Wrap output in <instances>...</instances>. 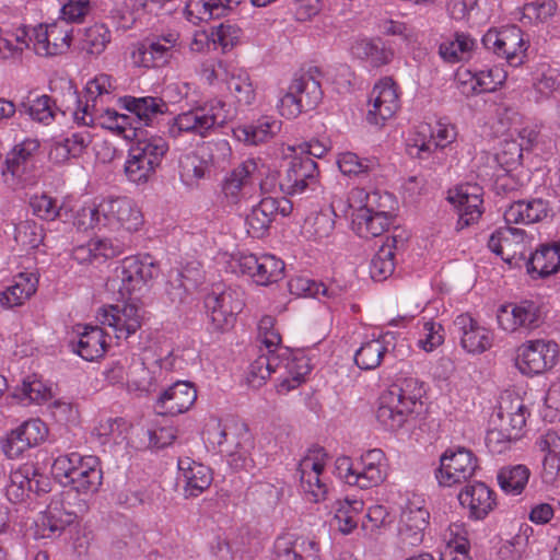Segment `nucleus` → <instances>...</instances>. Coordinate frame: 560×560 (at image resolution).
<instances>
[{
  "label": "nucleus",
  "instance_id": "1",
  "mask_svg": "<svg viewBox=\"0 0 560 560\" xmlns=\"http://www.w3.org/2000/svg\"><path fill=\"white\" fill-rule=\"evenodd\" d=\"M424 383L417 377L398 380L384 390L376 409V420L386 431L409 428L424 411Z\"/></svg>",
  "mask_w": 560,
  "mask_h": 560
},
{
  "label": "nucleus",
  "instance_id": "2",
  "mask_svg": "<svg viewBox=\"0 0 560 560\" xmlns=\"http://www.w3.org/2000/svg\"><path fill=\"white\" fill-rule=\"evenodd\" d=\"M74 224L82 230L96 229L132 234L141 230L144 217L132 198L109 196L80 208Z\"/></svg>",
  "mask_w": 560,
  "mask_h": 560
},
{
  "label": "nucleus",
  "instance_id": "3",
  "mask_svg": "<svg viewBox=\"0 0 560 560\" xmlns=\"http://www.w3.org/2000/svg\"><path fill=\"white\" fill-rule=\"evenodd\" d=\"M393 206L394 197L389 192L354 187L343 201L342 213L351 217V228L358 236L372 238L388 230Z\"/></svg>",
  "mask_w": 560,
  "mask_h": 560
},
{
  "label": "nucleus",
  "instance_id": "4",
  "mask_svg": "<svg viewBox=\"0 0 560 560\" xmlns=\"http://www.w3.org/2000/svg\"><path fill=\"white\" fill-rule=\"evenodd\" d=\"M249 363L245 372V381L253 388L261 387L271 373L279 372L277 392L287 394L299 387L311 372L310 359L304 354L264 352Z\"/></svg>",
  "mask_w": 560,
  "mask_h": 560
},
{
  "label": "nucleus",
  "instance_id": "5",
  "mask_svg": "<svg viewBox=\"0 0 560 560\" xmlns=\"http://www.w3.org/2000/svg\"><path fill=\"white\" fill-rule=\"evenodd\" d=\"M529 411L525 400L517 394L505 392L501 395L497 419L486 435V446L492 454H502L511 444L523 436Z\"/></svg>",
  "mask_w": 560,
  "mask_h": 560
},
{
  "label": "nucleus",
  "instance_id": "6",
  "mask_svg": "<svg viewBox=\"0 0 560 560\" xmlns=\"http://www.w3.org/2000/svg\"><path fill=\"white\" fill-rule=\"evenodd\" d=\"M217 81L221 90L225 84L235 102L217 100L212 103V130L214 127H223L224 124L232 120L236 115L235 103L241 105H250L255 101V89L246 70L233 65L219 62L212 67V81Z\"/></svg>",
  "mask_w": 560,
  "mask_h": 560
},
{
  "label": "nucleus",
  "instance_id": "7",
  "mask_svg": "<svg viewBox=\"0 0 560 560\" xmlns=\"http://www.w3.org/2000/svg\"><path fill=\"white\" fill-rule=\"evenodd\" d=\"M214 443L231 468L238 470L252 466L255 439L244 421L232 416L220 419L215 431H212V444Z\"/></svg>",
  "mask_w": 560,
  "mask_h": 560
},
{
  "label": "nucleus",
  "instance_id": "8",
  "mask_svg": "<svg viewBox=\"0 0 560 560\" xmlns=\"http://www.w3.org/2000/svg\"><path fill=\"white\" fill-rule=\"evenodd\" d=\"M266 173V166L259 160L247 159L234 167L223 179L221 190L226 205L231 208L252 198L259 186L262 192L276 187V174L268 175L265 180L260 177Z\"/></svg>",
  "mask_w": 560,
  "mask_h": 560
},
{
  "label": "nucleus",
  "instance_id": "9",
  "mask_svg": "<svg viewBox=\"0 0 560 560\" xmlns=\"http://www.w3.org/2000/svg\"><path fill=\"white\" fill-rule=\"evenodd\" d=\"M334 474L349 486L370 489L385 480L387 459L380 448L369 450L355 460L348 456H339L335 460Z\"/></svg>",
  "mask_w": 560,
  "mask_h": 560
},
{
  "label": "nucleus",
  "instance_id": "10",
  "mask_svg": "<svg viewBox=\"0 0 560 560\" xmlns=\"http://www.w3.org/2000/svg\"><path fill=\"white\" fill-rule=\"evenodd\" d=\"M51 471L60 482L78 493L93 494L102 485L103 474L95 456L60 455L54 460Z\"/></svg>",
  "mask_w": 560,
  "mask_h": 560
},
{
  "label": "nucleus",
  "instance_id": "11",
  "mask_svg": "<svg viewBox=\"0 0 560 560\" xmlns=\"http://www.w3.org/2000/svg\"><path fill=\"white\" fill-rule=\"evenodd\" d=\"M218 262H223L233 273L248 276L258 285H269L283 278L284 262L272 254L219 253Z\"/></svg>",
  "mask_w": 560,
  "mask_h": 560
},
{
  "label": "nucleus",
  "instance_id": "12",
  "mask_svg": "<svg viewBox=\"0 0 560 560\" xmlns=\"http://www.w3.org/2000/svg\"><path fill=\"white\" fill-rule=\"evenodd\" d=\"M167 150L168 145L162 137L138 139L130 148L124 165L127 179L138 186L148 184L154 177Z\"/></svg>",
  "mask_w": 560,
  "mask_h": 560
},
{
  "label": "nucleus",
  "instance_id": "13",
  "mask_svg": "<svg viewBox=\"0 0 560 560\" xmlns=\"http://www.w3.org/2000/svg\"><path fill=\"white\" fill-rule=\"evenodd\" d=\"M457 138V129L448 119L441 118L434 124H420L407 139L410 156L422 161L429 160L438 150H443Z\"/></svg>",
  "mask_w": 560,
  "mask_h": 560
},
{
  "label": "nucleus",
  "instance_id": "14",
  "mask_svg": "<svg viewBox=\"0 0 560 560\" xmlns=\"http://www.w3.org/2000/svg\"><path fill=\"white\" fill-rule=\"evenodd\" d=\"M559 359V346L545 338L526 340L516 349L515 368L526 376H536L550 371Z\"/></svg>",
  "mask_w": 560,
  "mask_h": 560
},
{
  "label": "nucleus",
  "instance_id": "15",
  "mask_svg": "<svg viewBox=\"0 0 560 560\" xmlns=\"http://www.w3.org/2000/svg\"><path fill=\"white\" fill-rule=\"evenodd\" d=\"M495 317L499 329L509 335L529 332L544 320L541 306L530 300L501 304Z\"/></svg>",
  "mask_w": 560,
  "mask_h": 560
},
{
  "label": "nucleus",
  "instance_id": "16",
  "mask_svg": "<svg viewBox=\"0 0 560 560\" xmlns=\"http://www.w3.org/2000/svg\"><path fill=\"white\" fill-rule=\"evenodd\" d=\"M328 455L323 448L310 450L299 465L300 487L311 502H322L328 493V479L325 475Z\"/></svg>",
  "mask_w": 560,
  "mask_h": 560
},
{
  "label": "nucleus",
  "instance_id": "17",
  "mask_svg": "<svg viewBox=\"0 0 560 560\" xmlns=\"http://www.w3.org/2000/svg\"><path fill=\"white\" fill-rule=\"evenodd\" d=\"M482 44L488 50L514 67L524 62L529 45L523 31L516 25L489 30L482 37Z\"/></svg>",
  "mask_w": 560,
  "mask_h": 560
},
{
  "label": "nucleus",
  "instance_id": "18",
  "mask_svg": "<svg viewBox=\"0 0 560 560\" xmlns=\"http://www.w3.org/2000/svg\"><path fill=\"white\" fill-rule=\"evenodd\" d=\"M73 119L82 126H100L122 137L124 139L136 138L137 127L131 126V118L128 115L119 114L114 109L97 107L96 104H83L79 100V106L73 113Z\"/></svg>",
  "mask_w": 560,
  "mask_h": 560
},
{
  "label": "nucleus",
  "instance_id": "19",
  "mask_svg": "<svg viewBox=\"0 0 560 560\" xmlns=\"http://www.w3.org/2000/svg\"><path fill=\"white\" fill-rule=\"evenodd\" d=\"M400 108V92L396 82L384 77L380 79L370 92L368 100L366 120L369 124L382 127L392 119Z\"/></svg>",
  "mask_w": 560,
  "mask_h": 560
},
{
  "label": "nucleus",
  "instance_id": "20",
  "mask_svg": "<svg viewBox=\"0 0 560 560\" xmlns=\"http://www.w3.org/2000/svg\"><path fill=\"white\" fill-rule=\"evenodd\" d=\"M477 468L478 460L471 451L464 447L448 448L440 458L435 477L440 486L452 487L469 480Z\"/></svg>",
  "mask_w": 560,
  "mask_h": 560
},
{
  "label": "nucleus",
  "instance_id": "21",
  "mask_svg": "<svg viewBox=\"0 0 560 560\" xmlns=\"http://www.w3.org/2000/svg\"><path fill=\"white\" fill-rule=\"evenodd\" d=\"M158 273L159 268L151 257H126L116 269V279L120 281V295L124 298L141 292Z\"/></svg>",
  "mask_w": 560,
  "mask_h": 560
},
{
  "label": "nucleus",
  "instance_id": "22",
  "mask_svg": "<svg viewBox=\"0 0 560 560\" xmlns=\"http://www.w3.org/2000/svg\"><path fill=\"white\" fill-rule=\"evenodd\" d=\"M430 514L422 495L411 493L401 508L399 522V538L402 544L411 547L423 541L424 532L429 525Z\"/></svg>",
  "mask_w": 560,
  "mask_h": 560
},
{
  "label": "nucleus",
  "instance_id": "23",
  "mask_svg": "<svg viewBox=\"0 0 560 560\" xmlns=\"http://www.w3.org/2000/svg\"><path fill=\"white\" fill-rule=\"evenodd\" d=\"M508 72L500 66L487 69L460 68L455 75L458 90L466 96L494 92L504 84Z\"/></svg>",
  "mask_w": 560,
  "mask_h": 560
},
{
  "label": "nucleus",
  "instance_id": "24",
  "mask_svg": "<svg viewBox=\"0 0 560 560\" xmlns=\"http://www.w3.org/2000/svg\"><path fill=\"white\" fill-rule=\"evenodd\" d=\"M284 174L279 180V187L285 195H301L307 189H315L317 185V163L307 156L293 154Z\"/></svg>",
  "mask_w": 560,
  "mask_h": 560
},
{
  "label": "nucleus",
  "instance_id": "25",
  "mask_svg": "<svg viewBox=\"0 0 560 560\" xmlns=\"http://www.w3.org/2000/svg\"><path fill=\"white\" fill-rule=\"evenodd\" d=\"M532 238L526 232L510 224L495 230L488 241L489 249L509 264L525 259Z\"/></svg>",
  "mask_w": 560,
  "mask_h": 560
},
{
  "label": "nucleus",
  "instance_id": "26",
  "mask_svg": "<svg viewBox=\"0 0 560 560\" xmlns=\"http://www.w3.org/2000/svg\"><path fill=\"white\" fill-rule=\"evenodd\" d=\"M73 27L65 21L38 25L33 31V49L38 56L54 57L71 46Z\"/></svg>",
  "mask_w": 560,
  "mask_h": 560
},
{
  "label": "nucleus",
  "instance_id": "27",
  "mask_svg": "<svg viewBox=\"0 0 560 560\" xmlns=\"http://www.w3.org/2000/svg\"><path fill=\"white\" fill-rule=\"evenodd\" d=\"M97 319L102 325L110 327L117 339H127L140 329L143 316L136 304L124 303L102 307Z\"/></svg>",
  "mask_w": 560,
  "mask_h": 560
},
{
  "label": "nucleus",
  "instance_id": "28",
  "mask_svg": "<svg viewBox=\"0 0 560 560\" xmlns=\"http://www.w3.org/2000/svg\"><path fill=\"white\" fill-rule=\"evenodd\" d=\"M483 190L478 184L465 183L447 192V200L458 212L457 228L464 229L476 223L483 211Z\"/></svg>",
  "mask_w": 560,
  "mask_h": 560
},
{
  "label": "nucleus",
  "instance_id": "29",
  "mask_svg": "<svg viewBox=\"0 0 560 560\" xmlns=\"http://www.w3.org/2000/svg\"><path fill=\"white\" fill-rule=\"evenodd\" d=\"M48 428L40 419L24 421L16 429L10 431L1 441V448L8 458H19L26 450L34 447L46 440Z\"/></svg>",
  "mask_w": 560,
  "mask_h": 560
},
{
  "label": "nucleus",
  "instance_id": "30",
  "mask_svg": "<svg viewBox=\"0 0 560 560\" xmlns=\"http://www.w3.org/2000/svg\"><path fill=\"white\" fill-rule=\"evenodd\" d=\"M271 560H322L320 546L314 538L285 533L276 538Z\"/></svg>",
  "mask_w": 560,
  "mask_h": 560
},
{
  "label": "nucleus",
  "instance_id": "31",
  "mask_svg": "<svg viewBox=\"0 0 560 560\" xmlns=\"http://www.w3.org/2000/svg\"><path fill=\"white\" fill-rule=\"evenodd\" d=\"M291 210L292 205L285 198L264 197L246 217L247 233L256 238L264 236L277 214L287 217Z\"/></svg>",
  "mask_w": 560,
  "mask_h": 560
},
{
  "label": "nucleus",
  "instance_id": "32",
  "mask_svg": "<svg viewBox=\"0 0 560 560\" xmlns=\"http://www.w3.org/2000/svg\"><path fill=\"white\" fill-rule=\"evenodd\" d=\"M212 324L218 329L224 330L231 327L236 314L243 308V293L231 287L219 283L212 288Z\"/></svg>",
  "mask_w": 560,
  "mask_h": 560
},
{
  "label": "nucleus",
  "instance_id": "33",
  "mask_svg": "<svg viewBox=\"0 0 560 560\" xmlns=\"http://www.w3.org/2000/svg\"><path fill=\"white\" fill-rule=\"evenodd\" d=\"M396 336L392 331L372 332L355 351L354 361L361 370H374L383 361L386 354L394 351Z\"/></svg>",
  "mask_w": 560,
  "mask_h": 560
},
{
  "label": "nucleus",
  "instance_id": "34",
  "mask_svg": "<svg viewBox=\"0 0 560 560\" xmlns=\"http://www.w3.org/2000/svg\"><path fill=\"white\" fill-rule=\"evenodd\" d=\"M86 511V504L80 501L73 509L66 502H52L37 523L38 533L43 538L59 535L68 525L74 523Z\"/></svg>",
  "mask_w": 560,
  "mask_h": 560
},
{
  "label": "nucleus",
  "instance_id": "35",
  "mask_svg": "<svg viewBox=\"0 0 560 560\" xmlns=\"http://www.w3.org/2000/svg\"><path fill=\"white\" fill-rule=\"evenodd\" d=\"M343 200L334 198L330 208L311 213L304 220L301 229L302 235L315 243H325L330 240L335 230L336 210L342 212Z\"/></svg>",
  "mask_w": 560,
  "mask_h": 560
},
{
  "label": "nucleus",
  "instance_id": "36",
  "mask_svg": "<svg viewBox=\"0 0 560 560\" xmlns=\"http://www.w3.org/2000/svg\"><path fill=\"white\" fill-rule=\"evenodd\" d=\"M197 390L189 382L178 381L158 398L155 409L160 415L177 416L186 412L195 402Z\"/></svg>",
  "mask_w": 560,
  "mask_h": 560
},
{
  "label": "nucleus",
  "instance_id": "37",
  "mask_svg": "<svg viewBox=\"0 0 560 560\" xmlns=\"http://www.w3.org/2000/svg\"><path fill=\"white\" fill-rule=\"evenodd\" d=\"M455 326L460 331V346L468 353L479 354L491 348L493 332L480 325L470 315H458L455 319Z\"/></svg>",
  "mask_w": 560,
  "mask_h": 560
},
{
  "label": "nucleus",
  "instance_id": "38",
  "mask_svg": "<svg viewBox=\"0 0 560 560\" xmlns=\"http://www.w3.org/2000/svg\"><path fill=\"white\" fill-rule=\"evenodd\" d=\"M460 505L472 520H483L495 508V493L483 482L467 485L458 494Z\"/></svg>",
  "mask_w": 560,
  "mask_h": 560
},
{
  "label": "nucleus",
  "instance_id": "39",
  "mask_svg": "<svg viewBox=\"0 0 560 560\" xmlns=\"http://www.w3.org/2000/svg\"><path fill=\"white\" fill-rule=\"evenodd\" d=\"M551 208L547 200L532 198L511 203L504 211L506 224H533L548 218Z\"/></svg>",
  "mask_w": 560,
  "mask_h": 560
},
{
  "label": "nucleus",
  "instance_id": "40",
  "mask_svg": "<svg viewBox=\"0 0 560 560\" xmlns=\"http://www.w3.org/2000/svg\"><path fill=\"white\" fill-rule=\"evenodd\" d=\"M281 120L273 116L264 115L257 120L232 128V133L241 142L257 145L271 140L281 130Z\"/></svg>",
  "mask_w": 560,
  "mask_h": 560
},
{
  "label": "nucleus",
  "instance_id": "41",
  "mask_svg": "<svg viewBox=\"0 0 560 560\" xmlns=\"http://www.w3.org/2000/svg\"><path fill=\"white\" fill-rule=\"evenodd\" d=\"M39 149L40 141L37 137L30 136L16 141L7 155L5 172L13 177H21L33 165Z\"/></svg>",
  "mask_w": 560,
  "mask_h": 560
},
{
  "label": "nucleus",
  "instance_id": "42",
  "mask_svg": "<svg viewBox=\"0 0 560 560\" xmlns=\"http://www.w3.org/2000/svg\"><path fill=\"white\" fill-rule=\"evenodd\" d=\"M210 130V114L206 107H197L177 115L170 124L168 133L178 138L183 133H194L206 138Z\"/></svg>",
  "mask_w": 560,
  "mask_h": 560
},
{
  "label": "nucleus",
  "instance_id": "43",
  "mask_svg": "<svg viewBox=\"0 0 560 560\" xmlns=\"http://www.w3.org/2000/svg\"><path fill=\"white\" fill-rule=\"evenodd\" d=\"M91 143L88 131L73 132L62 139H54L48 152L49 160L56 164H63L70 159H78Z\"/></svg>",
  "mask_w": 560,
  "mask_h": 560
},
{
  "label": "nucleus",
  "instance_id": "44",
  "mask_svg": "<svg viewBox=\"0 0 560 560\" xmlns=\"http://www.w3.org/2000/svg\"><path fill=\"white\" fill-rule=\"evenodd\" d=\"M38 285V277L35 272L25 271L14 276L12 282L0 293V305L11 308L24 304Z\"/></svg>",
  "mask_w": 560,
  "mask_h": 560
},
{
  "label": "nucleus",
  "instance_id": "45",
  "mask_svg": "<svg viewBox=\"0 0 560 560\" xmlns=\"http://www.w3.org/2000/svg\"><path fill=\"white\" fill-rule=\"evenodd\" d=\"M440 560H453L459 552L469 553V539L466 525L451 523L440 535Z\"/></svg>",
  "mask_w": 560,
  "mask_h": 560
},
{
  "label": "nucleus",
  "instance_id": "46",
  "mask_svg": "<svg viewBox=\"0 0 560 560\" xmlns=\"http://www.w3.org/2000/svg\"><path fill=\"white\" fill-rule=\"evenodd\" d=\"M209 172L210 153L207 148L189 153L180 160V179L186 186H199Z\"/></svg>",
  "mask_w": 560,
  "mask_h": 560
},
{
  "label": "nucleus",
  "instance_id": "47",
  "mask_svg": "<svg viewBox=\"0 0 560 560\" xmlns=\"http://www.w3.org/2000/svg\"><path fill=\"white\" fill-rule=\"evenodd\" d=\"M124 106L144 126L153 125L158 117L166 113L168 108L162 98L153 96H126L124 98Z\"/></svg>",
  "mask_w": 560,
  "mask_h": 560
},
{
  "label": "nucleus",
  "instance_id": "48",
  "mask_svg": "<svg viewBox=\"0 0 560 560\" xmlns=\"http://www.w3.org/2000/svg\"><path fill=\"white\" fill-rule=\"evenodd\" d=\"M34 472L28 467H20L12 470L4 479L3 492L5 498L14 504L25 502L34 490L37 481L32 479Z\"/></svg>",
  "mask_w": 560,
  "mask_h": 560
},
{
  "label": "nucleus",
  "instance_id": "49",
  "mask_svg": "<svg viewBox=\"0 0 560 560\" xmlns=\"http://www.w3.org/2000/svg\"><path fill=\"white\" fill-rule=\"evenodd\" d=\"M476 47V40L466 33H455L443 38L439 46V55L450 63L468 60Z\"/></svg>",
  "mask_w": 560,
  "mask_h": 560
},
{
  "label": "nucleus",
  "instance_id": "50",
  "mask_svg": "<svg viewBox=\"0 0 560 560\" xmlns=\"http://www.w3.org/2000/svg\"><path fill=\"white\" fill-rule=\"evenodd\" d=\"M130 58L136 67H160L168 59L167 48L161 40L147 39L133 46Z\"/></svg>",
  "mask_w": 560,
  "mask_h": 560
},
{
  "label": "nucleus",
  "instance_id": "51",
  "mask_svg": "<svg viewBox=\"0 0 560 560\" xmlns=\"http://www.w3.org/2000/svg\"><path fill=\"white\" fill-rule=\"evenodd\" d=\"M74 351L86 361L101 358L106 351V339L103 329L98 326H84L83 330L79 331Z\"/></svg>",
  "mask_w": 560,
  "mask_h": 560
},
{
  "label": "nucleus",
  "instance_id": "52",
  "mask_svg": "<svg viewBox=\"0 0 560 560\" xmlns=\"http://www.w3.org/2000/svg\"><path fill=\"white\" fill-rule=\"evenodd\" d=\"M12 396L25 406L31 404L40 405L51 399L52 388L37 375H30L23 380L21 386L14 389Z\"/></svg>",
  "mask_w": 560,
  "mask_h": 560
},
{
  "label": "nucleus",
  "instance_id": "53",
  "mask_svg": "<svg viewBox=\"0 0 560 560\" xmlns=\"http://www.w3.org/2000/svg\"><path fill=\"white\" fill-rule=\"evenodd\" d=\"M527 272L533 278H544L560 269V256L549 244L541 245L527 260Z\"/></svg>",
  "mask_w": 560,
  "mask_h": 560
},
{
  "label": "nucleus",
  "instance_id": "54",
  "mask_svg": "<svg viewBox=\"0 0 560 560\" xmlns=\"http://www.w3.org/2000/svg\"><path fill=\"white\" fill-rule=\"evenodd\" d=\"M363 509L364 503L359 499L346 498L337 501L334 521L338 530L343 535L351 534L358 526Z\"/></svg>",
  "mask_w": 560,
  "mask_h": 560
},
{
  "label": "nucleus",
  "instance_id": "55",
  "mask_svg": "<svg viewBox=\"0 0 560 560\" xmlns=\"http://www.w3.org/2000/svg\"><path fill=\"white\" fill-rule=\"evenodd\" d=\"M538 445L546 453L542 462V477L545 481L550 482L560 470V436L555 431H548L540 438Z\"/></svg>",
  "mask_w": 560,
  "mask_h": 560
},
{
  "label": "nucleus",
  "instance_id": "56",
  "mask_svg": "<svg viewBox=\"0 0 560 560\" xmlns=\"http://www.w3.org/2000/svg\"><path fill=\"white\" fill-rule=\"evenodd\" d=\"M351 54L358 59L365 60L372 67L384 66L393 58V52L381 42L368 38L355 40L351 46Z\"/></svg>",
  "mask_w": 560,
  "mask_h": 560
},
{
  "label": "nucleus",
  "instance_id": "57",
  "mask_svg": "<svg viewBox=\"0 0 560 560\" xmlns=\"http://www.w3.org/2000/svg\"><path fill=\"white\" fill-rule=\"evenodd\" d=\"M20 112L27 114L32 120L48 126L55 121L58 108L50 96L39 95L22 102Z\"/></svg>",
  "mask_w": 560,
  "mask_h": 560
},
{
  "label": "nucleus",
  "instance_id": "58",
  "mask_svg": "<svg viewBox=\"0 0 560 560\" xmlns=\"http://www.w3.org/2000/svg\"><path fill=\"white\" fill-rule=\"evenodd\" d=\"M529 476L530 470L525 465H513L501 468L497 478L503 492L518 495L528 483Z\"/></svg>",
  "mask_w": 560,
  "mask_h": 560
},
{
  "label": "nucleus",
  "instance_id": "59",
  "mask_svg": "<svg viewBox=\"0 0 560 560\" xmlns=\"http://www.w3.org/2000/svg\"><path fill=\"white\" fill-rule=\"evenodd\" d=\"M337 164L343 175L359 177L374 172L378 167V160L376 158H362L348 151L338 155Z\"/></svg>",
  "mask_w": 560,
  "mask_h": 560
},
{
  "label": "nucleus",
  "instance_id": "60",
  "mask_svg": "<svg viewBox=\"0 0 560 560\" xmlns=\"http://www.w3.org/2000/svg\"><path fill=\"white\" fill-rule=\"evenodd\" d=\"M110 42V32L104 24H94L83 30L79 48L89 55H101Z\"/></svg>",
  "mask_w": 560,
  "mask_h": 560
},
{
  "label": "nucleus",
  "instance_id": "61",
  "mask_svg": "<svg viewBox=\"0 0 560 560\" xmlns=\"http://www.w3.org/2000/svg\"><path fill=\"white\" fill-rule=\"evenodd\" d=\"M289 290L291 294L304 298L315 299H335L336 292L323 282H317L305 276H296L289 281Z\"/></svg>",
  "mask_w": 560,
  "mask_h": 560
},
{
  "label": "nucleus",
  "instance_id": "62",
  "mask_svg": "<svg viewBox=\"0 0 560 560\" xmlns=\"http://www.w3.org/2000/svg\"><path fill=\"white\" fill-rule=\"evenodd\" d=\"M291 86L296 94V98L301 100L304 110L316 107L322 100L320 84L313 77L306 75L295 79L292 81Z\"/></svg>",
  "mask_w": 560,
  "mask_h": 560
},
{
  "label": "nucleus",
  "instance_id": "63",
  "mask_svg": "<svg viewBox=\"0 0 560 560\" xmlns=\"http://www.w3.org/2000/svg\"><path fill=\"white\" fill-rule=\"evenodd\" d=\"M128 389L140 393H150L156 387V378L142 361L131 358L128 371Z\"/></svg>",
  "mask_w": 560,
  "mask_h": 560
},
{
  "label": "nucleus",
  "instance_id": "64",
  "mask_svg": "<svg viewBox=\"0 0 560 560\" xmlns=\"http://www.w3.org/2000/svg\"><path fill=\"white\" fill-rule=\"evenodd\" d=\"M419 337L417 346L425 352H432L444 342V329L440 323L431 319L418 322Z\"/></svg>",
  "mask_w": 560,
  "mask_h": 560
}]
</instances>
